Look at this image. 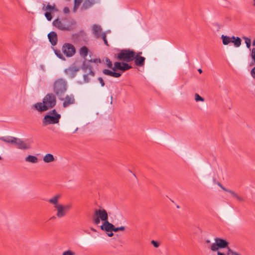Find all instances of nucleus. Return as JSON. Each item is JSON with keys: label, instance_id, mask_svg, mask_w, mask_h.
Segmentation results:
<instances>
[{"label": "nucleus", "instance_id": "f704fd0d", "mask_svg": "<svg viewBox=\"0 0 255 255\" xmlns=\"http://www.w3.org/2000/svg\"><path fill=\"white\" fill-rule=\"evenodd\" d=\"M125 229V227L124 226H121L120 227H115L114 226L113 231L115 232H117L119 231H124Z\"/></svg>", "mask_w": 255, "mask_h": 255}, {"label": "nucleus", "instance_id": "393cba45", "mask_svg": "<svg viewBox=\"0 0 255 255\" xmlns=\"http://www.w3.org/2000/svg\"><path fill=\"white\" fill-rule=\"evenodd\" d=\"M88 48L85 46H83L80 48L79 52L80 55L85 58L88 55Z\"/></svg>", "mask_w": 255, "mask_h": 255}, {"label": "nucleus", "instance_id": "c756f323", "mask_svg": "<svg viewBox=\"0 0 255 255\" xmlns=\"http://www.w3.org/2000/svg\"><path fill=\"white\" fill-rule=\"evenodd\" d=\"M100 37L103 40L105 44L107 46H109L108 42L107 39V35H106V33L105 32L102 33Z\"/></svg>", "mask_w": 255, "mask_h": 255}, {"label": "nucleus", "instance_id": "9d476101", "mask_svg": "<svg viewBox=\"0 0 255 255\" xmlns=\"http://www.w3.org/2000/svg\"><path fill=\"white\" fill-rule=\"evenodd\" d=\"M141 52H138L137 53L135 54V58L133 60H134L135 64L139 67L143 66L144 65L145 63V58L142 56H140V55L141 54Z\"/></svg>", "mask_w": 255, "mask_h": 255}, {"label": "nucleus", "instance_id": "49530a36", "mask_svg": "<svg viewBox=\"0 0 255 255\" xmlns=\"http://www.w3.org/2000/svg\"><path fill=\"white\" fill-rule=\"evenodd\" d=\"M48 114L51 115H57L58 114L55 109H53L51 111V112H50Z\"/></svg>", "mask_w": 255, "mask_h": 255}, {"label": "nucleus", "instance_id": "4468645a", "mask_svg": "<svg viewBox=\"0 0 255 255\" xmlns=\"http://www.w3.org/2000/svg\"><path fill=\"white\" fill-rule=\"evenodd\" d=\"M98 2L99 0H84L81 8L83 10L87 9Z\"/></svg>", "mask_w": 255, "mask_h": 255}, {"label": "nucleus", "instance_id": "dca6fc26", "mask_svg": "<svg viewBox=\"0 0 255 255\" xmlns=\"http://www.w3.org/2000/svg\"><path fill=\"white\" fill-rule=\"evenodd\" d=\"M48 38L52 45L54 46L57 43V35L54 31H51L48 34Z\"/></svg>", "mask_w": 255, "mask_h": 255}, {"label": "nucleus", "instance_id": "79ce46f5", "mask_svg": "<svg viewBox=\"0 0 255 255\" xmlns=\"http://www.w3.org/2000/svg\"><path fill=\"white\" fill-rule=\"evenodd\" d=\"M82 1V0H74V6H78Z\"/></svg>", "mask_w": 255, "mask_h": 255}, {"label": "nucleus", "instance_id": "ddd939ff", "mask_svg": "<svg viewBox=\"0 0 255 255\" xmlns=\"http://www.w3.org/2000/svg\"><path fill=\"white\" fill-rule=\"evenodd\" d=\"M93 33L94 35V37L96 38H100L101 36V32L102 31V28L100 25L97 24H94L92 27Z\"/></svg>", "mask_w": 255, "mask_h": 255}, {"label": "nucleus", "instance_id": "f03ea898", "mask_svg": "<svg viewBox=\"0 0 255 255\" xmlns=\"http://www.w3.org/2000/svg\"><path fill=\"white\" fill-rule=\"evenodd\" d=\"M67 82L63 79H58L55 81L53 85V90L58 99L64 100V95L67 90Z\"/></svg>", "mask_w": 255, "mask_h": 255}, {"label": "nucleus", "instance_id": "4be33fe9", "mask_svg": "<svg viewBox=\"0 0 255 255\" xmlns=\"http://www.w3.org/2000/svg\"><path fill=\"white\" fill-rule=\"evenodd\" d=\"M25 161L27 162L36 163L38 162V158L35 156L29 155L25 158Z\"/></svg>", "mask_w": 255, "mask_h": 255}, {"label": "nucleus", "instance_id": "052dcab7", "mask_svg": "<svg viewBox=\"0 0 255 255\" xmlns=\"http://www.w3.org/2000/svg\"><path fill=\"white\" fill-rule=\"evenodd\" d=\"M91 230H92V231H95V229H92Z\"/></svg>", "mask_w": 255, "mask_h": 255}, {"label": "nucleus", "instance_id": "2eb2a0df", "mask_svg": "<svg viewBox=\"0 0 255 255\" xmlns=\"http://www.w3.org/2000/svg\"><path fill=\"white\" fill-rule=\"evenodd\" d=\"M57 212L56 214V216L58 218H62L65 216L67 213L65 211L64 208V205L62 204H59V205H57L55 207Z\"/></svg>", "mask_w": 255, "mask_h": 255}, {"label": "nucleus", "instance_id": "2f4dec72", "mask_svg": "<svg viewBox=\"0 0 255 255\" xmlns=\"http://www.w3.org/2000/svg\"><path fill=\"white\" fill-rule=\"evenodd\" d=\"M44 15H45V16L46 17V19H47V20H48V21L51 20V19L52 18V16L51 12L46 11Z\"/></svg>", "mask_w": 255, "mask_h": 255}, {"label": "nucleus", "instance_id": "b1692460", "mask_svg": "<svg viewBox=\"0 0 255 255\" xmlns=\"http://www.w3.org/2000/svg\"><path fill=\"white\" fill-rule=\"evenodd\" d=\"M54 160V157L52 154H46L43 157V161L45 163H49Z\"/></svg>", "mask_w": 255, "mask_h": 255}, {"label": "nucleus", "instance_id": "09e8293b", "mask_svg": "<svg viewBox=\"0 0 255 255\" xmlns=\"http://www.w3.org/2000/svg\"><path fill=\"white\" fill-rule=\"evenodd\" d=\"M218 185L221 187V188L222 189H223L224 191H227V188H226L225 187H224L220 182H218Z\"/></svg>", "mask_w": 255, "mask_h": 255}, {"label": "nucleus", "instance_id": "0eeeda50", "mask_svg": "<svg viewBox=\"0 0 255 255\" xmlns=\"http://www.w3.org/2000/svg\"><path fill=\"white\" fill-rule=\"evenodd\" d=\"M215 243H213L211 247L212 251H217L219 249H224L228 247L229 243L225 239L216 238L215 239Z\"/></svg>", "mask_w": 255, "mask_h": 255}, {"label": "nucleus", "instance_id": "4c0bfd02", "mask_svg": "<svg viewBox=\"0 0 255 255\" xmlns=\"http://www.w3.org/2000/svg\"><path fill=\"white\" fill-rule=\"evenodd\" d=\"M251 57L253 61L255 63V48H253L252 50Z\"/></svg>", "mask_w": 255, "mask_h": 255}, {"label": "nucleus", "instance_id": "5fc2aeb1", "mask_svg": "<svg viewBox=\"0 0 255 255\" xmlns=\"http://www.w3.org/2000/svg\"><path fill=\"white\" fill-rule=\"evenodd\" d=\"M56 219V216H52L50 219L49 220H55Z\"/></svg>", "mask_w": 255, "mask_h": 255}, {"label": "nucleus", "instance_id": "bf43d9fd", "mask_svg": "<svg viewBox=\"0 0 255 255\" xmlns=\"http://www.w3.org/2000/svg\"><path fill=\"white\" fill-rule=\"evenodd\" d=\"M254 5L255 6V0H254Z\"/></svg>", "mask_w": 255, "mask_h": 255}, {"label": "nucleus", "instance_id": "13d9d810", "mask_svg": "<svg viewBox=\"0 0 255 255\" xmlns=\"http://www.w3.org/2000/svg\"><path fill=\"white\" fill-rule=\"evenodd\" d=\"M253 45L255 46V39H254L253 41Z\"/></svg>", "mask_w": 255, "mask_h": 255}, {"label": "nucleus", "instance_id": "c9c22d12", "mask_svg": "<svg viewBox=\"0 0 255 255\" xmlns=\"http://www.w3.org/2000/svg\"><path fill=\"white\" fill-rule=\"evenodd\" d=\"M89 74H88V72H87V74H84V76H83V78H84V82L85 83H88L90 81V79L88 77V75Z\"/></svg>", "mask_w": 255, "mask_h": 255}, {"label": "nucleus", "instance_id": "de8ad7c7", "mask_svg": "<svg viewBox=\"0 0 255 255\" xmlns=\"http://www.w3.org/2000/svg\"><path fill=\"white\" fill-rule=\"evenodd\" d=\"M226 192H228L230 193L231 195H232L234 197L237 195V194L233 191L227 189V191Z\"/></svg>", "mask_w": 255, "mask_h": 255}, {"label": "nucleus", "instance_id": "1a4fd4ad", "mask_svg": "<svg viewBox=\"0 0 255 255\" xmlns=\"http://www.w3.org/2000/svg\"><path fill=\"white\" fill-rule=\"evenodd\" d=\"M63 53L68 57L73 56L76 50L74 46L71 43H64L62 48Z\"/></svg>", "mask_w": 255, "mask_h": 255}, {"label": "nucleus", "instance_id": "bb28decb", "mask_svg": "<svg viewBox=\"0 0 255 255\" xmlns=\"http://www.w3.org/2000/svg\"><path fill=\"white\" fill-rule=\"evenodd\" d=\"M128 62H122V71L125 72L132 68V66L127 63Z\"/></svg>", "mask_w": 255, "mask_h": 255}, {"label": "nucleus", "instance_id": "e2e57ef3", "mask_svg": "<svg viewBox=\"0 0 255 255\" xmlns=\"http://www.w3.org/2000/svg\"><path fill=\"white\" fill-rule=\"evenodd\" d=\"M253 64H250V66H252Z\"/></svg>", "mask_w": 255, "mask_h": 255}, {"label": "nucleus", "instance_id": "f8f14e48", "mask_svg": "<svg viewBox=\"0 0 255 255\" xmlns=\"http://www.w3.org/2000/svg\"><path fill=\"white\" fill-rule=\"evenodd\" d=\"M114 225L110 223L108 220L105 221L101 226V229L107 232H112L114 230Z\"/></svg>", "mask_w": 255, "mask_h": 255}, {"label": "nucleus", "instance_id": "ea45409f", "mask_svg": "<svg viewBox=\"0 0 255 255\" xmlns=\"http://www.w3.org/2000/svg\"><path fill=\"white\" fill-rule=\"evenodd\" d=\"M151 243L155 248H158L159 246V243L154 240H152Z\"/></svg>", "mask_w": 255, "mask_h": 255}, {"label": "nucleus", "instance_id": "6e6d98bb", "mask_svg": "<svg viewBox=\"0 0 255 255\" xmlns=\"http://www.w3.org/2000/svg\"><path fill=\"white\" fill-rule=\"evenodd\" d=\"M110 233H108V235L109 237H112L113 236V233L112 232H110Z\"/></svg>", "mask_w": 255, "mask_h": 255}, {"label": "nucleus", "instance_id": "e433bc0d", "mask_svg": "<svg viewBox=\"0 0 255 255\" xmlns=\"http://www.w3.org/2000/svg\"><path fill=\"white\" fill-rule=\"evenodd\" d=\"M63 255H75V253L71 251L68 250L64 252Z\"/></svg>", "mask_w": 255, "mask_h": 255}, {"label": "nucleus", "instance_id": "c85d7f7f", "mask_svg": "<svg viewBox=\"0 0 255 255\" xmlns=\"http://www.w3.org/2000/svg\"><path fill=\"white\" fill-rule=\"evenodd\" d=\"M243 38L245 40V43L246 44L247 47L249 49L251 47V40L250 38L243 36Z\"/></svg>", "mask_w": 255, "mask_h": 255}, {"label": "nucleus", "instance_id": "a18cd8bd", "mask_svg": "<svg viewBox=\"0 0 255 255\" xmlns=\"http://www.w3.org/2000/svg\"><path fill=\"white\" fill-rule=\"evenodd\" d=\"M89 62H93V63H100L101 62V60L100 59H91L90 60H89Z\"/></svg>", "mask_w": 255, "mask_h": 255}, {"label": "nucleus", "instance_id": "aec40b11", "mask_svg": "<svg viewBox=\"0 0 255 255\" xmlns=\"http://www.w3.org/2000/svg\"><path fill=\"white\" fill-rule=\"evenodd\" d=\"M231 43H233L235 47H239L241 45L242 40L239 37L232 36Z\"/></svg>", "mask_w": 255, "mask_h": 255}, {"label": "nucleus", "instance_id": "39448f33", "mask_svg": "<svg viewBox=\"0 0 255 255\" xmlns=\"http://www.w3.org/2000/svg\"><path fill=\"white\" fill-rule=\"evenodd\" d=\"M135 52L129 49L121 50L117 55V59L126 62L132 61L135 58Z\"/></svg>", "mask_w": 255, "mask_h": 255}, {"label": "nucleus", "instance_id": "7c9ffc66", "mask_svg": "<svg viewBox=\"0 0 255 255\" xmlns=\"http://www.w3.org/2000/svg\"><path fill=\"white\" fill-rule=\"evenodd\" d=\"M195 100L196 102H204L205 101L204 99L201 97L198 94H195Z\"/></svg>", "mask_w": 255, "mask_h": 255}, {"label": "nucleus", "instance_id": "0e129e2a", "mask_svg": "<svg viewBox=\"0 0 255 255\" xmlns=\"http://www.w3.org/2000/svg\"><path fill=\"white\" fill-rule=\"evenodd\" d=\"M78 129V128H77L76 129H75V131H77Z\"/></svg>", "mask_w": 255, "mask_h": 255}, {"label": "nucleus", "instance_id": "a878e982", "mask_svg": "<svg viewBox=\"0 0 255 255\" xmlns=\"http://www.w3.org/2000/svg\"><path fill=\"white\" fill-rule=\"evenodd\" d=\"M122 63L120 62H116L114 63V66L112 68V70L116 71L119 70L122 71Z\"/></svg>", "mask_w": 255, "mask_h": 255}, {"label": "nucleus", "instance_id": "3c124183", "mask_svg": "<svg viewBox=\"0 0 255 255\" xmlns=\"http://www.w3.org/2000/svg\"><path fill=\"white\" fill-rule=\"evenodd\" d=\"M85 35H86V34L84 32H81L79 33L75 34V36L78 37H79L80 36H84Z\"/></svg>", "mask_w": 255, "mask_h": 255}, {"label": "nucleus", "instance_id": "680f3d73", "mask_svg": "<svg viewBox=\"0 0 255 255\" xmlns=\"http://www.w3.org/2000/svg\"><path fill=\"white\" fill-rule=\"evenodd\" d=\"M2 159L1 157L0 156V160Z\"/></svg>", "mask_w": 255, "mask_h": 255}, {"label": "nucleus", "instance_id": "412c9836", "mask_svg": "<svg viewBox=\"0 0 255 255\" xmlns=\"http://www.w3.org/2000/svg\"><path fill=\"white\" fill-rule=\"evenodd\" d=\"M60 198V195L59 194H57L54 196L53 198L49 199L48 201L53 205H54V207L55 208L57 205H59L60 204H58V200Z\"/></svg>", "mask_w": 255, "mask_h": 255}, {"label": "nucleus", "instance_id": "423d86ee", "mask_svg": "<svg viewBox=\"0 0 255 255\" xmlns=\"http://www.w3.org/2000/svg\"><path fill=\"white\" fill-rule=\"evenodd\" d=\"M92 220L94 223L96 225H99L100 223V220L104 222L108 220L107 212L104 209L95 210L94 214L92 217Z\"/></svg>", "mask_w": 255, "mask_h": 255}, {"label": "nucleus", "instance_id": "c03bdc74", "mask_svg": "<svg viewBox=\"0 0 255 255\" xmlns=\"http://www.w3.org/2000/svg\"><path fill=\"white\" fill-rule=\"evenodd\" d=\"M69 70L72 71V73H73V76H72V78H73L75 75L76 72L78 70V69H77V68H75L74 69H69Z\"/></svg>", "mask_w": 255, "mask_h": 255}, {"label": "nucleus", "instance_id": "37998d69", "mask_svg": "<svg viewBox=\"0 0 255 255\" xmlns=\"http://www.w3.org/2000/svg\"><path fill=\"white\" fill-rule=\"evenodd\" d=\"M98 80L100 83L101 86L104 87L105 86V82L103 78L102 77H99Z\"/></svg>", "mask_w": 255, "mask_h": 255}, {"label": "nucleus", "instance_id": "f3484780", "mask_svg": "<svg viewBox=\"0 0 255 255\" xmlns=\"http://www.w3.org/2000/svg\"><path fill=\"white\" fill-rule=\"evenodd\" d=\"M42 10L51 13L53 11L57 12L58 11L55 3L52 5L48 3L46 6H45V4H43Z\"/></svg>", "mask_w": 255, "mask_h": 255}, {"label": "nucleus", "instance_id": "4d7b16f0", "mask_svg": "<svg viewBox=\"0 0 255 255\" xmlns=\"http://www.w3.org/2000/svg\"><path fill=\"white\" fill-rule=\"evenodd\" d=\"M198 71L200 73H201L202 72V70L201 69H199L198 70Z\"/></svg>", "mask_w": 255, "mask_h": 255}, {"label": "nucleus", "instance_id": "9b49d317", "mask_svg": "<svg viewBox=\"0 0 255 255\" xmlns=\"http://www.w3.org/2000/svg\"><path fill=\"white\" fill-rule=\"evenodd\" d=\"M90 62L84 61L82 65V69L84 70L85 72H88V74L94 76L95 75V72L92 70V67L90 64Z\"/></svg>", "mask_w": 255, "mask_h": 255}, {"label": "nucleus", "instance_id": "473e14b6", "mask_svg": "<svg viewBox=\"0 0 255 255\" xmlns=\"http://www.w3.org/2000/svg\"><path fill=\"white\" fill-rule=\"evenodd\" d=\"M228 255H240L238 253L233 251L230 248H228Z\"/></svg>", "mask_w": 255, "mask_h": 255}, {"label": "nucleus", "instance_id": "a211bd4d", "mask_svg": "<svg viewBox=\"0 0 255 255\" xmlns=\"http://www.w3.org/2000/svg\"><path fill=\"white\" fill-rule=\"evenodd\" d=\"M103 73L105 75L110 76L115 78H119L121 76V74L120 73L116 72L115 71H111L109 69H104L103 70Z\"/></svg>", "mask_w": 255, "mask_h": 255}, {"label": "nucleus", "instance_id": "58836bf2", "mask_svg": "<svg viewBox=\"0 0 255 255\" xmlns=\"http://www.w3.org/2000/svg\"><path fill=\"white\" fill-rule=\"evenodd\" d=\"M72 208V205L71 204H67V205H64V208L65 210V211L66 212V213H67V212Z\"/></svg>", "mask_w": 255, "mask_h": 255}, {"label": "nucleus", "instance_id": "864d4df0", "mask_svg": "<svg viewBox=\"0 0 255 255\" xmlns=\"http://www.w3.org/2000/svg\"><path fill=\"white\" fill-rule=\"evenodd\" d=\"M217 255H226L225 254L222 253H221V252H218V253H217ZM228 255V253H227V255Z\"/></svg>", "mask_w": 255, "mask_h": 255}, {"label": "nucleus", "instance_id": "6e6552de", "mask_svg": "<svg viewBox=\"0 0 255 255\" xmlns=\"http://www.w3.org/2000/svg\"><path fill=\"white\" fill-rule=\"evenodd\" d=\"M60 118L61 115L60 114H57V115H46L43 119V125L47 126L50 124H57L59 123Z\"/></svg>", "mask_w": 255, "mask_h": 255}, {"label": "nucleus", "instance_id": "a19ab883", "mask_svg": "<svg viewBox=\"0 0 255 255\" xmlns=\"http://www.w3.org/2000/svg\"><path fill=\"white\" fill-rule=\"evenodd\" d=\"M250 73L252 77L255 79V66L252 69Z\"/></svg>", "mask_w": 255, "mask_h": 255}, {"label": "nucleus", "instance_id": "20e7f679", "mask_svg": "<svg viewBox=\"0 0 255 255\" xmlns=\"http://www.w3.org/2000/svg\"><path fill=\"white\" fill-rule=\"evenodd\" d=\"M67 20V18H62L60 20L57 18L53 20L52 24L57 28L63 31H71L73 29V25H75L74 21H71L68 24H66L65 22Z\"/></svg>", "mask_w": 255, "mask_h": 255}, {"label": "nucleus", "instance_id": "8fccbe9b", "mask_svg": "<svg viewBox=\"0 0 255 255\" xmlns=\"http://www.w3.org/2000/svg\"><path fill=\"white\" fill-rule=\"evenodd\" d=\"M235 198L238 200L239 201H241V202H242V201H244V199L243 198H242L241 197L238 196L237 194V195L235 196Z\"/></svg>", "mask_w": 255, "mask_h": 255}, {"label": "nucleus", "instance_id": "5701e85b", "mask_svg": "<svg viewBox=\"0 0 255 255\" xmlns=\"http://www.w3.org/2000/svg\"><path fill=\"white\" fill-rule=\"evenodd\" d=\"M221 38L222 40L223 44L224 45H228L230 43H231L232 40V36L230 37L229 36L222 35Z\"/></svg>", "mask_w": 255, "mask_h": 255}, {"label": "nucleus", "instance_id": "7ed1b4c3", "mask_svg": "<svg viewBox=\"0 0 255 255\" xmlns=\"http://www.w3.org/2000/svg\"><path fill=\"white\" fill-rule=\"evenodd\" d=\"M0 139L6 143H11L15 145L18 149L25 150L30 147L29 144L26 143L21 139L15 137L10 136H1L0 137Z\"/></svg>", "mask_w": 255, "mask_h": 255}, {"label": "nucleus", "instance_id": "603ef678", "mask_svg": "<svg viewBox=\"0 0 255 255\" xmlns=\"http://www.w3.org/2000/svg\"><path fill=\"white\" fill-rule=\"evenodd\" d=\"M63 11L64 13H68L69 11V9L67 7H65L63 9Z\"/></svg>", "mask_w": 255, "mask_h": 255}, {"label": "nucleus", "instance_id": "6ab92c4d", "mask_svg": "<svg viewBox=\"0 0 255 255\" xmlns=\"http://www.w3.org/2000/svg\"><path fill=\"white\" fill-rule=\"evenodd\" d=\"M74 99L73 97H71L68 95L66 96L65 100L63 103V106L64 108L68 107L69 105L72 104L74 103Z\"/></svg>", "mask_w": 255, "mask_h": 255}, {"label": "nucleus", "instance_id": "f257e3e1", "mask_svg": "<svg viewBox=\"0 0 255 255\" xmlns=\"http://www.w3.org/2000/svg\"><path fill=\"white\" fill-rule=\"evenodd\" d=\"M56 104V96L53 93H48L43 99L42 103H37L33 107L35 110L42 112L53 108Z\"/></svg>", "mask_w": 255, "mask_h": 255}, {"label": "nucleus", "instance_id": "cd10ccee", "mask_svg": "<svg viewBox=\"0 0 255 255\" xmlns=\"http://www.w3.org/2000/svg\"><path fill=\"white\" fill-rule=\"evenodd\" d=\"M54 53L56 54V55L60 59L65 60V58L63 55L62 53H61V51L58 49L54 50Z\"/></svg>", "mask_w": 255, "mask_h": 255}, {"label": "nucleus", "instance_id": "72a5a7b5", "mask_svg": "<svg viewBox=\"0 0 255 255\" xmlns=\"http://www.w3.org/2000/svg\"><path fill=\"white\" fill-rule=\"evenodd\" d=\"M106 61L107 62V66L110 68H113V63L108 58H106Z\"/></svg>", "mask_w": 255, "mask_h": 255}]
</instances>
